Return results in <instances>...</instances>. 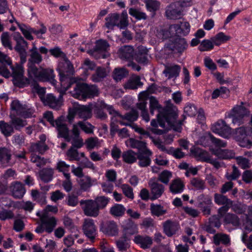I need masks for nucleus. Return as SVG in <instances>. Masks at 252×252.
<instances>
[{"mask_svg":"<svg viewBox=\"0 0 252 252\" xmlns=\"http://www.w3.org/2000/svg\"><path fill=\"white\" fill-rule=\"evenodd\" d=\"M149 99L150 113L154 115V111L156 110L158 112L157 118L159 126L162 128H165L166 123L170 126H174L177 118L175 108L172 106H166L163 108L155 97L151 96Z\"/></svg>","mask_w":252,"mask_h":252,"instance_id":"1","label":"nucleus"},{"mask_svg":"<svg viewBox=\"0 0 252 252\" xmlns=\"http://www.w3.org/2000/svg\"><path fill=\"white\" fill-rule=\"evenodd\" d=\"M12 82L14 85L20 88H23L31 85L32 89L38 95L42 101L45 98V89L40 87L37 82L34 79L30 81L29 78L24 77V68L21 65L12 67Z\"/></svg>","mask_w":252,"mask_h":252,"instance_id":"2","label":"nucleus"},{"mask_svg":"<svg viewBox=\"0 0 252 252\" xmlns=\"http://www.w3.org/2000/svg\"><path fill=\"white\" fill-rule=\"evenodd\" d=\"M58 70L61 86L66 91L76 82V78L72 76L74 73L73 65L66 58L63 62L60 63Z\"/></svg>","mask_w":252,"mask_h":252,"instance_id":"3","label":"nucleus"},{"mask_svg":"<svg viewBox=\"0 0 252 252\" xmlns=\"http://www.w3.org/2000/svg\"><path fill=\"white\" fill-rule=\"evenodd\" d=\"M73 90L70 92L72 96L80 100L94 97L98 94V89L95 85H89L86 83L76 82L72 85Z\"/></svg>","mask_w":252,"mask_h":252,"instance_id":"4","label":"nucleus"},{"mask_svg":"<svg viewBox=\"0 0 252 252\" xmlns=\"http://www.w3.org/2000/svg\"><path fill=\"white\" fill-rule=\"evenodd\" d=\"M28 76L32 80H36L40 82H48L52 85L56 84V80L55 79L54 70L49 68H44L42 67H37L36 70L28 73Z\"/></svg>","mask_w":252,"mask_h":252,"instance_id":"5","label":"nucleus"},{"mask_svg":"<svg viewBox=\"0 0 252 252\" xmlns=\"http://www.w3.org/2000/svg\"><path fill=\"white\" fill-rule=\"evenodd\" d=\"M106 27L109 29L117 26L120 29H124L128 26L127 14L126 12H123L121 16L118 13L110 14L105 18Z\"/></svg>","mask_w":252,"mask_h":252,"instance_id":"6","label":"nucleus"},{"mask_svg":"<svg viewBox=\"0 0 252 252\" xmlns=\"http://www.w3.org/2000/svg\"><path fill=\"white\" fill-rule=\"evenodd\" d=\"M108 42L103 39H99L95 41V45L93 49L88 51V53L93 56L95 59H105L109 54L107 52L109 48Z\"/></svg>","mask_w":252,"mask_h":252,"instance_id":"7","label":"nucleus"},{"mask_svg":"<svg viewBox=\"0 0 252 252\" xmlns=\"http://www.w3.org/2000/svg\"><path fill=\"white\" fill-rule=\"evenodd\" d=\"M13 39L16 42L14 49L19 54L21 63L23 64L27 61V53L26 50L28 47V42L19 32L14 33Z\"/></svg>","mask_w":252,"mask_h":252,"instance_id":"8","label":"nucleus"},{"mask_svg":"<svg viewBox=\"0 0 252 252\" xmlns=\"http://www.w3.org/2000/svg\"><path fill=\"white\" fill-rule=\"evenodd\" d=\"M30 52L31 54L29 55L30 58L28 59L27 64L28 74L29 72H33L34 70H36L37 67L36 64L40 63L43 60L42 56L38 53L37 48L35 45H33Z\"/></svg>","mask_w":252,"mask_h":252,"instance_id":"9","label":"nucleus"},{"mask_svg":"<svg viewBox=\"0 0 252 252\" xmlns=\"http://www.w3.org/2000/svg\"><path fill=\"white\" fill-rule=\"evenodd\" d=\"M80 204L82 206V208L86 216L96 217L99 215V210L93 199L81 200L80 201Z\"/></svg>","mask_w":252,"mask_h":252,"instance_id":"10","label":"nucleus"},{"mask_svg":"<svg viewBox=\"0 0 252 252\" xmlns=\"http://www.w3.org/2000/svg\"><path fill=\"white\" fill-rule=\"evenodd\" d=\"M63 117L61 116L56 120L55 126L58 131V137L63 138L66 142H70L72 139V136L69 135V130L67 125L63 122Z\"/></svg>","mask_w":252,"mask_h":252,"instance_id":"11","label":"nucleus"},{"mask_svg":"<svg viewBox=\"0 0 252 252\" xmlns=\"http://www.w3.org/2000/svg\"><path fill=\"white\" fill-rule=\"evenodd\" d=\"M150 188L151 196L150 199L155 200L160 197L164 192V186L159 184L155 178L151 179L148 182Z\"/></svg>","mask_w":252,"mask_h":252,"instance_id":"12","label":"nucleus"},{"mask_svg":"<svg viewBox=\"0 0 252 252\" xmlns=\"http://www.w3.org/2000/svg\"><path fill=\"white\" fill-rule=\"evenodd\" d=\"M83 230L84 234L92 242H94L97 235L96 227L93 220L86 219L83 225Z\"/></svg>","mask_w":252,"mask_h":252,"instance_id":"13","label":"nucleus"},{"mask_svg":"<svg viewBox=\"0 0 252 252\" xmlns=\"http://www.w3.org/2000/svg\"><path fill=\"white\" fill-rule=\"evenodd\" d=\"M211 129L215 133L227 138L231 133V128L226 124V122L222 120H219L216 123L212 125Z\"/></svg>","mask_w":252,"mask_h":252,"instance_id":"14","label":"nucleus"},{"mask_svg":"<svg viewBox=\"0 0 252 252\" xmlns=\"http://www.w3.org/2000/svg\"><path fill=\"white\" fill-rule=\"evenodd\" d=\"M7 65H10L11 68L15 67L19 64L15 66L12 65V62L9 57L6 55L1 53L0 55V75L5 78H9L10 76V72L7 68ZM12 70V69H11ZM11 76L12 77V72H11Z\"/></svg>","mask_w":252,"mask_h":252,"instance_id":"15","label":"nucleus"},{"mask_svg":"<svg viewBox=\"0 0 252 252\" xmlns=\"http://www.w3.org/2000/svg\"><path fill=\"white\" fill-rule=\"evenodd\" d=\"M233 114L232 115V123L238 126L244 122V118L248 116L249 111L243 106H237L232 109Z\"/></svg>","mask_w":252,"mask_h":252,"instance_id":"16","label":"nucleus"},{"mask_svg":"<svg viewBox=\"0 0 252 252\" xmlns=\"http://www.w3.org/2000/svg\"><path fill=\"white\" fill-rule=\"evenodd\" d=\"M188 46V43L184 38H176L174 41L167 44V48L171 51L181 54Z\"/></svg>","mask_w":252,"mask_h":252,"instance_id":"17","label":"nucleus"},{"mask_svg":"<svg viewBox=\"0 0 252 252\" xmlns=\"http://www.w3.org/2000/svg\"><path fill=\"white\" fill-rule=\"evenodd\" d=\"M145 93L141 92L139 94V102L136 104L137 108L141 111V115L146 122L150 121V117L146 107L148 97L145 96Z\"/></svg>","mask_w":252,"mask_h":252,"instance_id":"18","label":"nucleus"},{"mask_svg":"<svg viewBox=\"0 0 252 252\" xmlns=\"http://www.w3.org/2000/svg\"><path fill=\"white\" fill-rule=\"evenodd\" d=\"M62 99L63 95L61 94L58 98L52 94H48L42 102L45 105L48 106L52 109L58 110L62 105Z\"/></svg>","mask_w":252,"mask_h":252,"instance_id":"19","label":"nucleus"},{"mask_svg":"<svg viewBox=\"0 0 252 252\" xmlns=\"http://www.w3.org/2000/svg\"><path fill=\"white\" fill-rule=\"evenodd\" d=\"M165 14L169 19H180L182 15L180 2H175L169 5L166 7Z\"/></svg>","mask_w":252,"mask_h":252,"instance_id":"20","label":"nucleus"},{"mask_svg":"<svg viewBox=\"0 0 252 252\" xmlns=\"http://www.w3.org/2000/svg\"><path fill=\"white\" fill-rule=\"evenodd\" d=\"M171 32H175L177 36H185L190 31V25L188 22L181 23L180 24L171 25L169 27Z\"/></svg>","mask_w":252,"mask_h":252,"instance_id":"21","label":"nucleus"},{"mask_svg":"<svg viewBox=\"0 0 252 252\" xmlns=\"http://www.w3.org/2000/svg\"><path fill=\"white\" fill-rule=\"evenodd\" d=\"M152 155V152L149 149L138 152L137 156V160H138V165L142 168L150 166L151 163V157Z\"/></svg>","mask_w":252,"mask_h":252,"instance_id":"22","label":"nucleus"},{"mask_svg":"<svg viewBox=\"0 0 252 252\" xmlns=\"http://www.w3.org/2000/svg\"><path fill=\"white\" fill-rule=\"evenodd\" d=\"M41 221L45 231L48 233L53 231L57 224L55 218L54 217H48L47 213H45L42 215Z\"/></svg>","mask_w":252,"mask_h":252,"instance_id":"23","label":"nucleus"},{"mask_svg":"<svg viewBox=\"0 0 252 252\" xmlns=\"http://www.w3.org/2000/svg\"><path fill=\"white\" fill-rule=\"evenodd\" d=\"M76 112L79 118L87 120L92 116V105H78L76 106Z\"/></svg>","mask_w":252,"mask_h":252,"instance_id":"24","label":"nucleus"},{"mask_svg":"<svg viewBox=\"0 0 252 252\" xmlns=\"http://www.w3.org/2000/svg\"><path fill=\"white\" fill-rule=\"evenodd\" d=\"M11 151L6 147H0V165L3 167L11 165Z\"/></svg>","mask_w":252,"mask_h":252,"instance_id":"25","label":"nucleus"},{"mask_svg":"<svg viewBox=\"0 0 252 252\" xmlns=\"http://www.w3.org/2000/svg\"><path fill=\"white\" fill-rule=\"evenodd\" d=\"M122 227L123 234L127 237L138 233L137 225L130 219L125 221Z\"/></svg>","mask_w":252,"mask_h":252,"instance_id":"26","label":"nucleus"},{"mask_svg":"<svg viewBox=\"0 0 252 252\" xmlns=\"http://www.w3.org/2000/svg\"><path fill=\"white\" fill-rule=\"evenodd\" d=\"M148 50L144 46H139L135 54L134 59L139 63L144 65L147 64L149 62Z\"/></svg>","mask_w":252,"mask_h":252,"instance_id":"27","label":"nucleus"},{"mask_svg":"<svg viewBox=\"0 0 252 252\" xmlns=\"http://www.w3.org/2000/svg\"><path fill=\"white\" fill-rule=\"evenodd\" d=\"M163 232L168 237L176 233L179 228V224L175 221L168 220L163 223Z\"/></svg>","mask_w":252,"mask_h":252,"instance_id":"28","label":"nucleus"},{"mask_svg":"<svg viewBox=\"0 0 252 252\" xmlns=\"http://www.w3.org/2000/svg\"><path fill=\"white\" fill-rule=\"evenodd\" d=\"M109 72L106 68L101 66L96 67L95 72L91 76L92 80L95 83L102 81L106 78Z\"/></svg>","mask_w":252,"mask_h":252,"instance_id":"29","label":"nucleus"},{"mask_svg":"<svg viewBox=\"0 0 252 252\" xmlns=\"http://www.w3.org/2000/svg\"><path fill=\"white\" fill-rule=\"evenodd\" d=\"M190 151L195 157L198 158V160L201 161L208 163L212 158L208 152L198 147H193L190 149Z\"/></svg>","mask_w":252,"mask_h":252,"instance_id":"30","label":"nucleus"},{"mask_svg":"<svg viewBox=\"0 0 252 252\" xmlns=\"http://www.w3.org/2000/svg\"><path fill=\"white\" fill-rule=\"evenodd\" d=\"M11 189L12 195L16 198H21L26 192L24 185L18 181L11 184Z\"/></svg>","mask_w":252,"mask_h":252,"instance_id":"31","label":"nucleus"},{"mask_svg":"<svg viewBox=\"0 0 252 252\" xmlns=\"http://www.w3.org/2000/svg\"><path fill=\"white\" fill-rule=\"evenodd\" d=\"M133 241L143 249L149 248L153 244V239L149 236L136 235L134 237Z\"/></svg>","mask_w":252,"mask_h":252,"instance_id":"32","label":"nucleus"},{"mask_svg":"<svg viewBox=\"0 0 252 252\" xmlns=\"http://www.w3.org/2000/svg\"><path fill=\"white\" fill-rule=\"evenodd\" d=\"M119 53L121 59L130 61L133 59L134 50L131 46L125 45L120 48Z\"/></svg>","mask_w":252,"mask_h":252,"instance_id":"33","label":"nucleus"},{"mask_svg":"<svg viewBox=\"0 0 252 252\" xmlns=\"http://www.w3.org/2000/svg\"><path fill=\"white\" fill-rule=\"evenodd\" d=\"M140 76L135 75L131 77L124 84L125 89L135 90L143 86V83L141 81Z\"/></svg>","mask_w":252,"mask_h":252,"instance_id":"34","label":"nucleus"},{"mask_svg":"<svg viewBox=\"0 0 252 252\" xmlns=\"http://www.w3.org/2000/svg\"><path fill=\"white\" fill-rule=\"evenodd\" d=\"M102 231L105 234L114 236L118 234V229L116 223L113 221H108L101 227Z\"/></svg>","mask_w":252,"mask_h":252,"instance_id":"35","label":"nucleus"},{"mask_svg":"<svg viewBox=\"0 0 252 252\" xmlns=\"http://www.w3.org/2000/svg\"><path fill=\"white\" fill-rule=\"evenodd\" d=\"M9 118H10V122L12 125L14 130L21 131V129L27 125L26 121L16 117L14 114L11 113L9 115Z\"/></svg>","mask_w":252,"mask_h":252,"instance_id":"36","label":"nucleus"},{"mask_svg":"<svg viewBox=\"0 0 252 252\" xmlns=\"http://www.w3.org/2000/svg\"><path fill=\"white\" fill-rule=\"evenodd\" d=\"M212 154L219 158L222 159H228L235 158V153L231 150L221 149H214L212 150Z\"/></svg>","mask_w":252,"mask_h":252,"instance_id":"37","label":"nucleus"},{"mask_svg":"<svg viewBox=\"0 0 252 252\" xmlns=\"http://www.w3.org/2000/svg\"><path fill=\"white\" fill-rule=\"evenodd\" d=\"M81 191L79 189L74 190L69 193L65 199V202L67 205L71 207L76 206L79 202L78 196L81 194Z\"/></svg>","mask_w":252,"mask_h":252,"instance_id":"38","label":"nucleus"},{"mask_svg":"<svg viewBox=\"0 0 252 252\" xmlns=\"http://www.w3.org/2000/svg\"><path fill=\"white\" fill-rule=\"evenodd\" d=\"M54 174V169L51 168H44L39 171L40 179L45 183H47L52 180Z\"/></svg>","mask_w":252,"mask_h":252,"instance_id":"39","label":"nucleus"},{"mask_svg":"<svg viewBox=\"0 0 252 252\" xmlns=\"http://www.w3.org/2000/svg\"><path fill=\"white\" fill-rule=\"evenodd\" d=\"M181 71V67L178 65H174L172 66H166L163 73L168 79L173 77H177L179 76Z\"/></svg>","mask_w":252,"mask_h":252,"instance_id":"40","label":"nucleus"},{"mask_svg":"<svg viewBox=\"0 0 252 252\" xmlns=\"http://www.w3.org/2000/svg\"><path fill=\"white\" fill-rule=\"evenodd\" d=\"M128 75V70L125 67H118L114 69L112 77L116 82L121 81Z\"/></svg>","mask_w":252,"mask_h":252,"instance_id":"41","label":"nucleus"},{"mask_svg":"<svg viewBox=\"0 0 252 252\" xmlns=\"http://www.w3.org/2000/svg\"><path fill=\"white\" fill-rule=\"evenodd\" d=\"M183 182L179 178L173 180L169 186V190L173 194L182 192L184 189Z\"/></svg>","mask_w":252,"mask_h":252,"instance_id":"42","label":"nucleus"},{"mask_svg":"<svg viewBox=\"0 0 252 252\" xmlns=\"http://www.w3.org/2000/svg\"><path fill=\"white\" fill-rule=\"evenodd\" d=\"M138 153H135L132 150H128L123 153L122 157L123 161L128 164H132L137 161Z\"/></svg>","mask_w":252,"mask_h":252,"instance_id":"43","label":"nucleus"},{"mask_svg":"<svg viewBox=\"0 0 252 252\" xmlns=\"http://www.w3.org/2000/svg\"><path fill=\"white\" fill-rule=\"evenodd\" d=\"M0 131L6 137H9L14 132L12 125L10 122H5L4 121H0Z\"/></svg>","mask_w":252,"mask_h":252,"instance_id":"44","label":"nucleus"},{"mask_svg":"<svg viewBox=\"0 0 252 252\" xmlns=\"http://www.w3.org/2000/svg\"><path fill=\"white\" fill-rule=\"evenodd\" d=\"M130 239L128 237L123 235L116 241V245L120 251H126L130 247Z\"/></svg>","mask_w":252,"mask_h":252,"instance_id":"45","label":"nucleus"},{"mask_svg":"<svg viewBox=\"0 0 252 252\" xmlns=\"http://www.w3.org/2000/svg\"><path fill=\"white\" fill-rule=\"evenodd\" d=\"M127 142L132 148L137 149L139 151L138 152L148 149L147 148L146 143L144 141L130 138L128 140Z\"/></svg>","mask_w":252,"mask_h":252,"instance_id":"46","label":"nucleus"},{"mask_svg":"<svg viewBox=\"0 0 252 252\" xmlns=\"http://www.w3.org/2000/svg\"><path fill=\"white\" fill-rule=\"evenodd\" d=\"M126 211L125 207L120 204H115L110 209V214L114 217H121Z\"/></svg>","mask_w":252,"mask_h":252,"instance_id":"47","label":"nucleus"},{"mask_svg":"<svg viewBox=\"0 0 252 252\" xmlns=\"http://www.w3.org/2000/svg\"><path fill=\"white\" fill-rule=\"evenodd\" d=\"M49 149V147L46 144H41L39 142L33 143L30 147V150L32 152H38L43 155Z\"/></svg>","mask_w":252,"mask_h":252,"instance_id":"48","label":"nucleus"},{"mask_svg":"<svg viewBox=\"0 0 252 252\" xmlns=\"http://www.w3.org/2000/svg\"><path fill=\"white\" fill-rule=\"evenodd\" d=\"M93 201L100 210L104 209L107 206L110 201V198L103 195L98 196L93 200Z\"/></svg>","mask_w":252,"mask_h":252,"instance_id":"49","label":"nucleus"},{"mask_svg":"<svg viewBox=\"0 0 252 252\" xmlns=\"http://www.w3.org/2000/svg\"><path fill=\"white\" fill-rule=\"evenodd\" d=\"M102 106L105 108L109 113L112 116L111 118V122L114 123H119L118 118L122 119V115L120 114L118 111H116L112 106L107 105V104H102Z\"/></svg>","mask_w":252,"mask_h":252,"instance_id":"50","label":"nucleus"},{"mask_svg":"<svg viewBox=\"0 0 252 252\" xmlns=\"http://www.w3.org/2000/svg\"><path fill=\"white\" fill-rule=\"evenodd\" d=\"M150 210L153 215L159 217L166 213V210L164 209L163 206L159 204L152 203L150 205Z\"/></svg>","mask_w":252,"mask_h":252,"instance_id":"51","label":"nucleus"},{"mask_svg":"<svg viewBox=\"0 0 252 252\" xmlns=\"http://www.w3.org/2000/svg\"><path fill=\"white\" fill-rule=\"evenodd\" d=\"M215 202L219 205H223L228 204H232L233 201L228 198L226 196L223 195L222 193H215L214 194Z\"/></svg>","mask_w":252,"mask_h":252,"instance_id":"52","label":"nucleus"},{"mask_svg":"<svg viewBox=\"0 0 252 252\" xmlns=\"http://www.w3.org/2000/svg\"><path fill=\"white\" fill-rule=\"evenodd\" d=\"M224 221L226 223L231 224L234 226H238L240 224L239 217L233 214L228 213L224 217Z\"/></svg>","mask_w":252,"mask_h":252,"instance_id":"53","label":"nucleus"},{"mask_svg":"<svg viewBox=\"0 0 252 252\" xmlns=\"http://www.w3.org/2000/svg\"><path fill=\"white\" fill-rule=\"evenodd\" d=\"M198 202V207H204L207 205H211L212 199L209 196H206L203 194L199 195L197 199Z\"/></svg>","mask_w":252,"mask_h":252,"instance_id":"54","label":"nucleus"},{"mask_svg":"<svg viewBox=\"0 0 252 252\" xmlns=\"http://www.w3.org/2000/svg\"><path fill=\"white\" fill-rule=\"evenodd\" d=\"M172 176V174L171 172L165 170L158 175V181H160L165 185H167Z\"/></svg>","mask_w":252,"mask_h":252,"instance_id":"55","label":"nucleus"},{"mask_svg":"<svg viewBox=\"0 0 252 252\" xmlns=\"http://www.w3.org/2000/svg\"><path fill=\"white\" fill-rule=\"evenodd\" d=\"M77 125L86 133H93L94 126L90 123L79 121L77 123Z\"/></svg>","mask_w":252,"mask_h":252,"instance_id":"56","label":"nucleus"},{"mask_svg":"<svg viewBox=\"0 0 252 252\" xmlns=\"http://www.w3.org/2000/svg\"><path fill=\"white\" fill-rule=\"evenodd\" d=\"M145 3L147 9L153 14L158 9L160 5L159 2L154 0H146Z\"/></svg>","mask_w":252,"mask_h":252,"instance_id":"57","label":"nucleus"},{"mask_svg":"<svg viewBox=\"0 0 252 252\" xmlns=\"http://www.w3.org/2000/svg\"><path fill=\"white\" fill-rule=\"evenodd\" d=\"M31 195L34 200L39 203H43L45 202L46 195L44 192H39L36 189H32L31 192Z\"/></svg>","mask_w":252,"mask_h":252,"instance_id":"58","label":"nucleus"},{"mask_svg":"<svg viewBox=\"0 0 252 252\" xmlns=\"http://www.w3.org/2000/svg\"><path fill=\"white\" fill-rule=\"evenodd\" d=\"M129 14L138 20H146L147 18V15L144 12L133 8H129Z\"/></svg>","mask_w":252,"mask_h":252,"instance_id":"59","label":"nucleus"},{"mask_svg":"<svg viewBox=\"0 0 252 252\" xmlns=\"http://www.w3.org/2000/svg\"><path fill=\"white\" fill-rule=\"evenodd\" d=\"M79 184L80 189L83 191H87L92 186L91 179L89 176H86L84 178L80 179Z\"/></svg>","mask_w":252,"mask_h":252,"instance_id":"60","label":"nucleus"},{"mask_svg":"<svg viewBox=\"0 0 252 252\" xmlns=\"http://www.w3.org/2000/svg\"><path fill=\"white\" fill-rule=\"evenodd\" d=\"M1 42L2 45L5 48H7L10 50L13 49L11 42L10 40L9 35L8 32H5L2 33L1 35Z\"/></svg>","mask_w":252,"mask_h":252,"instance_id":"61","label":"nucleus"},{"mask_svg":"<svg viewBox=\"0 0 252 252\" xmlns=\"http://www.w3.org/2000/svg\"><path fill=\"white\" fill-rule=\"evenodd\" d=\"M197 111L196 106L193 104L188 103L184 108V113L189 117L195 116Z\"/></svg>","mask_w":252,"mask_h":252,"instance_id":"62","label":"nucleus"},{"mask_svg":"<svg viewBox=\"0 0 252 252\" xmlns=\"http://www.w3.org/2000/svg\"><path fill=\"white\" fill-rule=\"evenodd\" d=\"M10 106L11 109L16 111L18 114H21L25 110V107L18 100H13Z\"/></svg>","mask_w":252,"mask_h":252,"instance_id":"63","label":"nucleus"},{"mask_svg":"<svg viewBox=\"0 0 252 252\" xmlns=\"http://www.w3.org/2000/svg\"><path fill=\"white\" fill-rule=\"evenodd\" d=\"M190 184L197 190H203L205 188V182L198 178H192Z\"/></svg>","mask_w":252,"mask_h":252,"instance_id":"64","label":"nucleus"}]
</instances>
